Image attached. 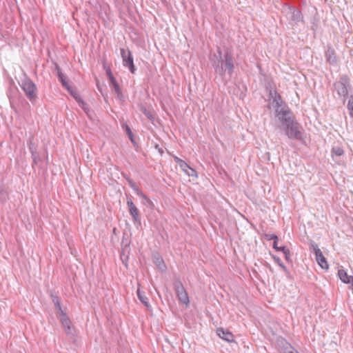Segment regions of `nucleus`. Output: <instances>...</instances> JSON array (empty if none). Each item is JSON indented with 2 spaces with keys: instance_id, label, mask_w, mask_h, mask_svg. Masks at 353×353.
<instances>
[{
  "instance_id": "1",
  "label": "nucleus",
  "mask_w": 353,
  "mask_h": 353,
  "mask_svg": "<svg viewBox=\"0 0 353 353\" xmlns=\"http://www.w3.org/2000/svg\"><path fill=\"white\" fill-rule=\"evenodd\" d=\"M270 97L272 99L270 105L274 110L275 117L281 123V128L290 123L294 117L289 107L283 101L281 95L276 91H270Z\"/></svg>"
},
{
  "instance_id": "2",
  "label": "nucleus",
  "mask_w": 353,
  "mask_h": 353,
  "mask_svg": "<svg viewBox=\"0 0 353 353\" xmlns=\"http://www.w3.org/2000/svg\"><path fill=\"white\" fill-rule=\"evenodd\" d=\"M217 61H214L212 62V65L215 71L221 76L226 72L229 76H231L234 69L233 57L231 53L226 52L224 55V59H222V52L219 48L217 50Z\"/></svg>"
},
{
  "instance_id": "3",
  "label": "nucleus",
  "mask_w": 353,
  "mask_h": 353,
  "mask_svg": "<svg viewBox=\"0 0 353 353\" xmlns=\"http://www.w3.org/2000/svg\"><path fill=\"white\" fill-rule=\"evenodd\" d=\"M27 98L34 103L37 99V90L35 83L26 75L19 83Z\"/></svg>"
},
{
  "instance_id": "4",
  "label": "nucleus",
  "mask_w": 353,
  "mask_h": 353,
  "mask_svg": "<svg viewBox=\"0 0 353 353\" xmlns=\"http://www.w3.org/2000/svg\"><path fill=\"white\" fill-rule=\"evenodd\" d=\"M282 129L290 139L301 140L302 139L301 126L295 119L284 125Z\"/></svg>"
},
{
  "instance_id": "5",
  "label": "nucleus",
  "mask_w": 353,
  "mask_h": 353,
  "mask_svg": "<svg viewBox=\"0 0 353 353\" xmlns=\"http://www.w3.org/2000/svg\"><path fill=\"white\" fill-rule=\"evenodd\" d=\"M310 249L315 254V259L319 265L323 270H328V263L325 257L323 256L321 249L319 248L318 245L314 241H312L310 242Z\"/></svg>"
},
{
  "instance_id": "6",
  "label": "nucleus",
  "mask_w": 353,
  "mask_h": 353,
  "mask_svg": "<svg viewBox=\"0 0 353 353\" xmlns=\"http://www.w3.org/2000/svg\"><path fill=\"white\" fill-rule=\"evenodd\" d=\"M174 287L179 303L188 307L190 303L189 296L182 283L179 280L175 281Z\"/></svg>"
},
{
  "instance_id": "7",
  "label": "nucleus",
  "mask_w": 353,
  "mask_h": 353,
  "mask_svg": "<svg viewBox=\"0 0 353 353\" xmlns=\"http://www.w3.org/2000/svg\"><path fill=\"white\" fill-rule=\"evenodd\" d=\"M121 56L122 57L123 66L128 68L131 73L134 74L137 69L134 66L133 57L130 50L121 48Z\"/></svg>"
},
{
  "instance_id": "8",
  "label": "nucleus",
  "mask_w": 353,
  "mask_h": 353,
  "mask_svg": "<svg viewBox=\"0 0 353 353\" xmlns=\"http://www.w3.org/2000/svg\"><path fill=\"white\" fill-rule=\"evenodd\" d=\"M334 88L337 92V94L345 97L347 93V86L349 85V78L346 75H343L340 77L339 81L334 83Z\"/></svg>"
},
{
  "instance_id": "9",
  "label": "nucleus",
  "mask_w": 353,
  "mask_h": 353,
  "mask_svg": "<svg viewBox=\"0 0 353 353\" xmlns=\"http://www.w3.org/2000/svg\"><path fill=\"white\" fill-rule=\"evenodd\" d=\"M127 205L129 210L130 214L132 216V220L134 223L140 221V215L138 208L136 207L132 199H128Z\"/></svg>"
},
{
  "instance_id": "10",
  "label": "nucleus",
  "mask_w": 353,
  "mask_h": 353,
  "mask_svg": "<svg viewBox=\"0 0 353 353\" xmlns=\"http://www.w3.org/2000/svg\"><path fill=\"white\" fill-rule=\"evenodd\" d=\"M288 17L291 21L296 23L299 22L302 19V14L301 11L293 7L288 8Z\"/></svg>"
},
{
  "instance_id": "11",
  "label": "nucleus",
  "mask_w": 353,
  "mask_h": 353,
  "mask_svg": "<svg viewBox=\"0 0 353 353\" xmlns=\"http://www.w3.org/2000/svg\"><path fill=\"white\" fill-rule=\"evenodd\" d=\"M325 55L326 61L330 64L336 65L337 63V59L335 54V51L331 46H327Z\"/></svg>"
},
{
  "instance_id": "12",
  "label": "nucleus",
  "mask_w": 353,
  "mask_h": 353,
  "mask_svg": "<svg viewBox=\"0 0 353 353\" xmlns=\"http://www.w3.org/2000/svg\"><path fill=\"white\" fill-rule=\"evenodd\" d=\"M216 332H217V335L221 339H222L228 342L234 341V336L230 332H229L228 330H225L223 328L217 329Z\"/></svg>"
},
{
  "instance_id": "13",
  "label": "nucleus",
  "mask_w": 353,
  "mask_h": 353,
  "mask_svg": "<svg viewBox=\"0 0 353 353\" xmlns=\"http://www.w3.org/2000/svg\"><path fill=\"white\" fill-rule=\"evenodd\" d=\"M338 276L341 281L345 283H351L352 281H353L352 276H348L347 272L343 270H339Z\"/></svg>"
},
{
  "instance_id": "14",
  "label": "nucleus",
  "mask_w": 353,
  "mask_h": 353,
  "mask_svg": "<svg viewBox=\"0 0 353 353\" xmlns=\"http://www.w3.org/2000/svg\"><path fill=\"white\" fill-rule=\"evenodd\" d=\"M37 139L33 135L30 136L28 141V146L30 153L34 154V152H37Z\"/></svg>"
},
{
  "instance_id": "15",
  "label": "nucleus",
  "mask_w": 353,
  "mask_h": 353,
  "mask_svg": "<svg viewBox=\"0 0 353 353\" xmlns=\"http://www.w3.org/2000/svg\"><path fill=\"white\" fill-rule=\"evenodd\" d=\"M51 298L53 303L55 305L56 309L58 310V312L59 314L64 313L63 310H62L61 305V299L60 298L55 294L51 293Z\"/></svg>"
},
{
  "instance_id": "16",
  "label": "nucleus",
  "mask_w": 353,
  "mask_h": 353,
  "mask_svg": "<svg viewBox=\"0 0 353 353\" xmlns=\"http://www.w3.org/2000/svg\"><path fill=\"white\" fill-rule=\"evenodd\" d=\"M55 68H56V70L57 72L58 79L60 81V82L61 83L63 87L65 88L66 87H68L69 85L68 81H66V77L62 73L61 68H59V66L57 64H56Z\"/></svg>"
},
{
  "instance_id": "17",
  "label": "nucleus",
  "mask_w": 353,
  "mask_h": 353,
  "mask_svg": "<svg viewBox=\"0 0 353 353\" xmlns=\"http://www.w3.org/2000/svg\"><path fill=\"white\" fill-rule=\"evenodd\" d=\"M125 179L128 181L130 187L134 190V192L137 194V195L139 194V193L140 192H141V190L139 189V188L136 184V183L134 182L133 180H132L129 176H125Z\"/></svg>"
},
{
  "instance_id": "18",
  "label": "nucleus",
  "mask_w": 353,
  "mask_h": 353,
  "mask_svg": "<svg viewBox=\"0 0 353 353\" xmlns=\"http://www.w3.org/2000/svg\"><path fill=\"white\" fill-rule=\"evenodd\" d=\"M65 89L69 92V93L74 98L76 101H79L81 98L78 92V91L72 88L71 85H68L65 88Z\"/></svg>"
},
{
  "instance_id": "19",
  "label": "nucleus",
  "mask_w": 353,
  "mask_h": 353,
  "mask_svg": "<svg viewBox=\"0 0 353 353\" xmlns=\"http://www.w3.org/2000/svg\"><path fill=\"white\" fill-rule=\"evenodd\" d=\"M137 296L139 299L143 304H144V305H145L148 307L150 306L148 298L145 296L144 292H141L139 289L137 290Z\"/></svg>"
},
{
  "instance_id": "20",
  "label": "nucleus",
  "mask_w": 353,
  "mask_h": 353,
  "mask_svg": "<svg viewBox=\"0 0 353 353\" xmlns=\"http://www.w3.org/2000/svg\"><path fill=\"white\" fill-rule=\"evenodd\" d=\"M140 198L142 199V203L146 205H152V201L150 199V198L146 196L142 191L137 194Z\"/></svg>"
},
{
  "instance_id": "21",
  "label": "nucleus",
  "mask_w": 353,
  "mask_h": 353,
  "mask_svg": "<svg viewBox=\"0 0 353 353\" xmlns=\"http://www.w3.org/2000/svg\"><path fill=\"white\" fill-rule=\"evenodd\" d=\"M59 315L61 316L60 321H61L63 326L64 327V328L70 325L71 322L65 312L63 314H61Z\"/></svg>"
},
{
  "instance_id": "22",
  "label": "nucleus",
  "mask_w": 353,
  "mask_h": 353,
  "mask_svg": "<svg viewBox=\"0 0 353 353\" xmlns=\"http://www.w3.org/2000/svg\"><path fill=\"white\" fill-rule=\"evenodd\" d=\"M343 154H344V151H343V148L341 147H339V146L333 147L332 149V156L333 158H334V156L341 157V156L343 155Z\"/></svg>"
},
{
  "instance_id": "23",
  "label": "nucleus",
  "mask_w": 353,
  "mask_h": 353,
  "mask_svg": "<svg viewBox=\"0 0 353 353\" xmlns=\"http://www.w3.org/2000/svg\"><path fill=\"white\" fill-rule=\"evenodd\" d=\"M79 103V106L83 109V110L89 115L90 108L88 105L81 98L79 101H77Z\"/></svg>"
},
{
  "instance_id": "24",
  "label": "nucleus",
  "mask_w": 353,
  "mask_h": 353,
  "mask_svg": "<svg viewBox=\"0 0 353 353\" xmlns=\"http://www.w3.org/2000/svg\"><path fill=\"white\" fill-rule=\"evenodd\" d=\"M115 92H117L118 94L121 93L120 88L119 84L117 83L116 79L114 77H112V79L110 80Z\"/></svg>"
},
{
  "instance_id": "25",
  "label": "nucleus",
  "mask_w": 353,
  "mask_h": 353,
  "mask_svg": "<svg viewBox=\"0 0 353 353\" xmlns=\"http://www.w3.org/2000/svg\"><path fill=\"white\" fill-rule=\"evenodd\" d=\"M347 107L349 110L350 116L353 117V96L350 97Z\"/></svg>"
},
{
  "instance_id": "26",
  "label": "nucleus",
  "mask_w": 353,
  "mask_h": 353,
  "mask_svg": "<svg viewBox=\"0 0 353 353\" xmlns=\"http://www.w3.org/2000/svg\"><path fill=\"white\" fill-rule=\"evenodd\" d=\"M155 263L158 266V268L161 270L162 271L165 269V263L161 258H158L155 261Z\"/></svg>"
},
{
  "instance_id": "27",
  "label": "nucleus",
  "mask_w": 353,
  "mask_h": 353,
  "mask_svg": "<svg viewBox=\"0 0 353 353\" xmlns=\"http://www.w3.org/2000/svg\"><path fill=\"white\" fill-rule=\"evenodd\" d=\"M123 128H125V132H127L128 135V137L130 138V139L131 140L132 142H134V139H133V134H132V132L130 128V127L125 124Z\"/></svg>"
},
{
  "instance_id": "28",
  "label": "nucleus",
  "mask_w": 353,
  "mask_h": 353,
  "mask_svg": "<svg viewBox=\"0 0 353 353\" xmlns=\"http://www.w3.org/2000/svg\"><path fill=\"white\" fill-rule=\"evenodd\" d=\"M282 252L285 255V260L289 261L290 258V251L288 248H283Z\"/></svg>"
},
{
  "instance_id": "29",
  "label": "nucleus",
  "mask_w": 353,
  "mask_h": 353,
  "mask_svg": "<svg viewBox=\"0 0 353 353\" xmlns=\"http://www.w3.org/2000/svg\"><path fill=\"white\" fill-rule=\"evenodd\" d=\"M31 156L32 158L33 165H34V164H37L38 163V161L40 160V158H39V154H37V152H34V154L31 153Z\"/></svg>"
},
{
  "instance_id": "30",
  "label": "nucleus",
  "mask_w": 353,
  "mask_h": 353,
  "mask_svg": "<svg viewBox=\"0 0 353 353\" xmlns=\"http://www.w3.org/2000/svg\"><path fill=\"white\" fill-rule=\"evenodd\" d=\"M179 165L185 172H187V169L190 168V166L188 165V163L183 160H180Z\"/></svg>"
},
{
  "instance_id": "31",
  "label": "nucleus",
  "mask_w": 353,
  "mask_h": 353,
  "mask_svg": "<svg viewBox=\"0 0 353 353\" xmlns=\"http://www.w3.org/2000/svg\"><path fill=\"white\" fill-rule=\"evenodd\" d=\"M274 259L276 261V263H278V265L284 270V271H287V268L286 266L283 264V263L280 260L279 258L278 257H276L274 256Z\"/></svg>"
},
{
  "instance_id": "32",
  "label": "nucleus",
  "mask_w": 353,
  "mask_h": 353,
  "mask_svg": "<svg viewBox=\"0 0 353 353\" xmlns=\"http://www.w3.org/2000/svg\"><path fill=\"white\" fill-rule=\"evenodd\" d=\"M143 112L147 117V118L148 119H150V121L154 120V116L151 114V112L148 111L145 108L143 109Z\"/></svg>"
},
{
  "instance_id": "33",
  "label": "nucleus",
  "mask_w": 353,
  "mask_h": 353,
  "mask_svg": "<svg viewBox=\"0 0 353 353\" xmlns=\"http://www.w3.org/2000/svg\"><path fill=\"white\" fill-rule=\"evenodd\" d=\"M268 240H274V241H276L278 243V236L274 234H270L266 235Z\"/></svg>"
},
{
  "instance_id": "34",
  "label": "nucleus",
  "mask_w": 353,
  "mask_h": 353,
  "mask_svg": "<svg viewBox=\"0 0 353 353\" xmlns=\"http://www.w3.org/2000/svg\"><path fill=\"white\" fill-rule=\"evenodd\" d=\"M277 243L276 241H274L273 242V248L275 249L276 251H281L282 252V248H286L285 246H280L279 247L277 245Z\"/></svg>"
},
{
  "instance_id": "35",
  "label": "nucleus",
  "mask_w": 353,
  "mask_h": 353,
  "mask_svg": "<svg viewBox=\"0 0 353 353\" xmlns=\"http://www.w3.org/2000/svg\"><path fill=\"white\" fill-rule=\"evenodd\" d=\"M186 174L189 176H194L196 173L195 170L190 167V168L187 169Z\"/></svg>"
},
{
  "instance_id": "36",
  "label": "nucleus",
  "mask_w": 353,
  "mask_h": 353,
  "mask_svg": "<svg viewBox=\"0 0 353 353\" xmlns=\"http://www.w3.org/2000/svg\"><path fill=\"white\" fill-rule=\"evenodd\" d=\"M64 329H65V332L67 334H68V335L72 334V329L71 325H69L68 327H65Z\"/></svg>"
},
{
  "instance_id": "37",
  "label": "nucleus",
  "mask_w": 353,
  "mask_h": 353,
  "mask_svg": "<svg viewBox=\"0 0 353 353\" xmlns=\"http://www.w3.org/2000/svg\"><path fill=\"white\" fill-rule=\"evenodd\" d=\"M128 256H125L124 254L121 255V259L125 266L127 265L126 261H128Z\"/></svg>"
},
{
  "instance_id": "38",
  "label": "nucleus",
  "mask_w": 353,
  "mask_h": 353,
  "mask_svg": "<svg viewBox=\"0 0 353 353\" xmlns=\"http://www.w3.org/2000/svg\"><path fill=\"white\" fill-rule=\"evenodd\" d=\"M107 74H108L110 80L112 79V77H114V76L112 74V72H111L110 69L107 70Z\"/></svg>"
},
{
  "instance_id": "39",
  "label": "nucleus",
  "mask_w": 353,
  "mask_h": 353,
  "mask_svg": "<svg viewBox=\"0 0 353 353\" xmlns=\"http://www.w3.org/2000/svg\"><path fill=\"white\" fill-rule=\"evenodd\" d=\"M180 160L181 159L179 158L175 157V161H176V163H179Z\"/></svg>"
},
{
  "instance_id": "40",
  "label": "nucleus",
  "mask_w": 353,
  "mask_h": 353,
  "mask_svg": "<svg viewBox=\"0 0 353 353\" xmlns=\"http://www.w3.org/2000/svg\"><path fill=\"white\" fill-rule=\"evenodd\" d=\"M286 353H298L297 352H294L292 350H290L288 352H287Z\"/></svg>"
},
{
  "instance_id": "41",
  "label": "nucleus",
  "mask_w": 353,
  "mask_h": 353,
  "mask_svg": "<svg viewBox=\"0 0 353 353\" xmlns=\"http://www.w3.org/2000/svg\"><path fill=\"white\" fill-rule=\"evenodd\" d=\"M159 152H161V153H162V152H163L162 149H159Z\"/></svg>"
}]
</instances>
